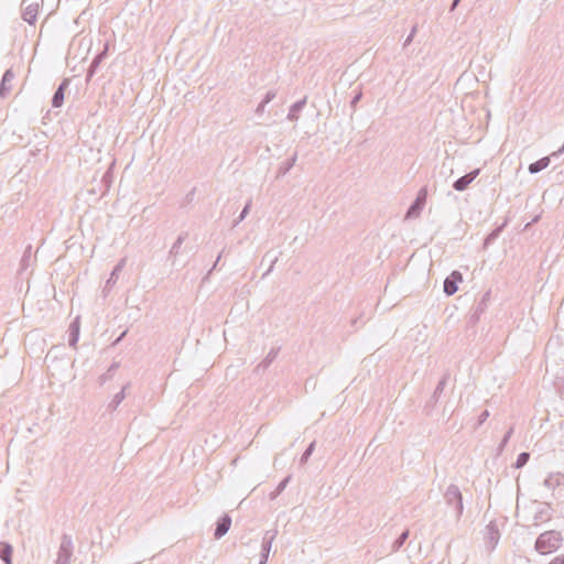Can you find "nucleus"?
<instances>
[{"label": "nucleus", "mask_w": 564, "mask_h": 564, "mask_svg": "<svg viewBox=\"0 0 564 564\" xmlns=\"http://www.w3.org/2000/svg\"><path fill=\"white\" fill-rule=\"evenodd\" d=\"M488 294H486L484 297H486ZM482 305H485V299H482V301L479 303V308L477 310V312H481L484 310Z\"/></svg>", "instance_id": "obj_48"}, {"label": "nucleus", "mask_w": 564, "mask_h": 564, "mask_svg": "<svg viewBox=\"0 0 564 564\" xmlns=\"http://www.w3.org/2000/svg\"><path fill=\"white\" fill-rule=\"evenodd\" d=\"M230 525L231 518L228 514H224L221 518H219L214 532L215 539L219 540L223 538L229 531Z\"/></svg>", "instance_id": "obj_10"}, {"label": "nucleus", "mask_w": 564, "mask_h": 564, "mask_svg": "<svg viewBox=\"0 0 564 564\" xmlns=\"http://www.w3.org/2000/svg\"><path fill=\"white\" fill-rule=\"evenodd\" d=\"M444 499L448 507H453L455 510L456 519H459L463 514L464 505L462 492L456 485H449L444 492Z\"/></svg>", "instance_id": "obj_2"}, {"label": "nucleus", "mask_w": 564, "mask_h": 564, "mask_svg": "<svg viewBox=\"0 0 564 564\" xmlns=\"http://www.w3.org/2000/svg\"><path fill=\"white\" fill-rule=\"evenodd\" d=\"M30 251H31V246L28 247L26 251L24 252V256L22 258V263L24 264L25 261H28V259L30 258Z\"/></svg>", "instance_id": "obj_39"}, {"label": "nucleus", "mask_w": 564, "mask_h": 564, "mask_svg": "<svg viewBox=\"0 0 564 564\" xmlns=\"http://www.w3.org/2000/svg\"><path fill=\"white\" fill-rule=\"evenodd\" d=\"M268 557H269L268 554L264 555L261 553V558L259 561V564H265L268 562Z\"/></svg>", "instance_id": "obj_45"}, {"label": "nucleus", "mask_w": 564, "mask_h": 564, "mask_svg": "<svg viewBox=\"0 0 564 564\" xmlns=\"http://www.w3.org/2000/svg\"><path fill=\"white\" fill-rule=\"evenodd\" d=\"M278 356V350L271 349L268 356L263 359V361L259 365V367L267 368Z\"/></svg>", "instance_id": "obj_28"}, {"label": "nucleus", "mask_w": 564, "mask_h": 564, "mask_svg": "<svg viewBox=\"0 0 564 564\" xmlns=\"http://www.w3.org/2000/svg\"><path fill=\"white\" fill-rule=\"evenodd\" d=\"M463 281V275L458 271H453L444 281V293L453 295L458 290V283Z\"/></svg>", "instance_id": "obj_6"}, {"label": "nucleus", "mask_w": 564, "mask_h": 564, "mask_svg": "<svg viewBox=\"0 0 564 564\" xmlns=\"http://www.w3.org/2000/svg\"><path fill=\"white\" fill-rule=\"evenodd\" d=\"M489 417V411L485 410L480 413L478 417V425H481Z\"/></svg>", "instance_id": "obj_34"}, {"label": "nucleus", "mask_w": 564, "mask_h": 564, "mask_svg": "<svg viewBox=\"0 0 564 564\" xmlns=\"http://www.w3.org/2000/svg\"><path fill=\"white\" fill-rule=\"evenodd\" d=\"M70 80L68 78L63 79L57 89L55 90L52 98V106L54 108L62 107L65 97V90L68 88Z\"/></svg>", "instance_id": "obj_9"}, {"label": "nucleus", "mask_w": 564, "mask_h": 564, "mask_svg": "<svg viewBox=\"0 0 564 564\" xmlns=\"http://www.w3.org/2000/svg\"><path fill=\"white\" fill-rule=\"evenodd\" d=\"M13 547L7 542H0V560L6 564H12Z\"/></svg>", "instance_id": "obj_16"}, {"label": "nucleus", "mask_w": 564, "mask_h": 564, "mask_svg": "<svg viewBox=\"0 0 564 564\" xmlns=\"http://www.w3.org/2000/svg\"><path fill=\"white\" fill-rule=\"evenodd\" d=\"M219 260H220V254L217 257V259H216V261H215V263H214L213 268L209 270L208 274H210V272H212L214 269H216V267H217V264H218Z\"/></svg>", "instance_id": "obj_47"}, {"label": "nucleus", "mask_w": 564, "mask_h": 564, "mask_svg": "<svg viewBox=\"0 0 564 564\" xmlns=\"http://www.w3.org/2000/svg\"><path fill=\"white\" fill-rule=\"evenodd\" d=\"M415 32H416V26H413L412 30H411V33L409 34V36L404 41V46L409 45L412 42Z\"/></svg>", "instance_id": "obj_35"}, {"label": "nucleus", "mask_w": 564, "mask_h": 564, "mask_svg": "<svg viewBox=\"0 0 564 564\" xmlns=\"http://www.w3.org/2000/svg\"><path fill=\"white\" fill-rule=\"evenodd\" d=\"M278 531L276 530H269L264 533L262 545H261V553L262 554H270L272 543L274 539L276 538Z\"/></svg>", "instance_id": "obj_13"}, {"label": "nucleus", "mask_w": 564, "mask_h": 564, "mask_svg": "<svg viewBox=\"0 0 564 564\" xmlns=\"http://www.w3.org/2000/svg\"><path fill=\"white\" fill-rule=\"evenodd\" d=\"M101 58H102V54H99L91 62L89 70H88V79L94 75V73H95L96 68L98 67Z\"/></svg>", "instance_id": "obj_30"}, {"label": "nucleus", "mask_w": 564, "mask_h": 564, "mask_svg": "<svg viewBox=\"0 0 564 564\" xmlns=\"http://www.w3.org/2000/svg\"><path fill=\"white\" fill-rule=\"evenodd\" d=\"M426 196H427V189L425 187H422L419 191L415 200L409 207L405 218H414L420 215L421 210L423 209V207L426 203Z\"/></svg>", "instance_id": "obj_4"}, {"label": "nucleus", "mask_w": 564, "mask_h": 564, "mask_svg": "<svg viewBox=\"0 0 564 564\" xmlns=\"http://www.w3.org/2000/svg\"><path fill=\"white\" fill-rule=\"evenodd\" d=\"M499 539H500V533H499L497 525L495 523L490 522L487 525V540H488V545H489L490 550H494L496 547Z\"/></svg>", "instance_id": "obj_12"}, {"label": "nucleus", "mask_w": 564, "mask_h": 564, "mask_svg": "<svg viewBox=\"0 0 564 564\" xmlns=\"http://www.w3.org/2000/svg\"><path fill=\"white\" fill-rule=\"evenodd\" d=\"M530 459V454L527 453V452H523L521 454H519L516 463H514V467L516 468H522L523 466L527 465V463L529 462Z\"/></svg>", "instance_id": "obj_26"}, {"label": "nucleus", "mask_w": 564, "mask_h": 564, "mask_svg": "<svg viewBox=\"0 0 564 564\" xmlns=\"http://www.w3.org/2000/svg\"><path fill=\"white\" fill-rule=\"evenodd\" d=\"M39 12V4L35 2L29 3V0L22 1V19L29 24H34Z\"/></svg>", "instance_id": "obj_5"}, {"label": "nucleus", "mask_w": 564, "mask_h": 564, "mask_svg": "<svg viewBox=\"0 0 564 564\" xmlns=\"http://www.w3.org/2000/svg\"><path fill=\"white\" fill-rule=\"evenodd\" d=\"M267 104H263V101L260 102V105L257 107V110L256 112L258 115L262 113L264 111V107H265Z\"/></svg>", "instance_id": "obj_41"}, {"label": "nucleus", "mask_w": 564, "mask_h": 564, "mask_svg": "<svg viewBox=\"0 0 564 564\" xmlns=\"http://www.w3.org/2000/svg\"><path fill=\"white\" fill-rule=\"evenodd\" d=\"M79 337V322L78 318H76L70 325H69V338H68V345L70 347H76V344L78 341Z\"/></svg>", "instance_id": "obj_17"}, {"label": "nucleus", "mask_w": 564, "mask_h": 564, "mask_svg": "<svg viewBox=\"0 0 564 564\" xmlns=\"http://www.w3.org/2000/svg\"><path fill=\"white\" fill-rule=\"evenodd\" d=\"M111 378V372H106L104 375L100 376V383H105L107 380H109Z\"/></svg>", "instance_id": "obj_38"}, {"label": "nucleus", "mask_w": 564, "mask_h": 564, "mask_svg": "<svg viewBox=\"0 0 564 564\" xmlns=\"http://www.w3.org/2000/svg\"><path fill=\"white\" fill-rule=\"evenodd\" d=\"M550 156H544L533 163H531L528 167L531 174L539 173L540 171L546 169L550 164Z\"/></svg>", "instance_id": "obj_18"}, {"label": "nucleus", "mask_w": 564, "mask_h": 564, "mask_svg": "<svg viewBox=\"0 0 564 564\" xmlns=\"http://www.w3.org/2000/svg\"><path fill=\"white\" fill-rule=\"evenodd\" d=\"M305 105H306V97H304L303 99L294 102L290 107V110H289V113H288V119L290 121H296L299 119V112L304 108Z\"/></svg>", "instance_id": "obj_15"}, {"label": "nucleus", "mask_w": 564, "mask_h": 564, "mask_svg": "<svg viewBox=\"0 0 564 564\" xmlns=\"http://www.w3.org/2000/svg\"><path fill=\"white\" fill-rule=\"evenodd\" d=\"M549 505L543 506L540 510H538L534 514V524H538L539 521H546L551 519V514L549 512Z\"/></svg>", "instance_id": "obj_21"}, {"label": "nucleus", "mask_w": 564, "mask_h": 564, "mask_svg": "<svg viewBox=\"0 0 564 564\" xmlns=\"http://www.w3.org/2000/svg\"><path fill=\"white\" fill-rule=\"evenodd\" d=\"M275 96H276V94H275V91H274V90H269V91L265 94V96H264V98H263V100H262V101H263V104H269L271 100H273V99L275 98Z\"/></svg>", "instance_id": "obj_33"}, {"label": "nucleus", "mask_w": 564, "mask_h": 564, "mask_svg": "<svg viewBox=\"0 0 564 564\" xmlns=\"http://www.w3.org/2000/svg\"><path fill=\"white\" fill-rule=\"evenodd\" d=\"M550 564H564V555H558L554 557Z\"/></svg>", "instance_id": "obj_36"}, {"label": "nucleus", "mask_w": 564, "mask_h": 564, "mask_svg": "<svg viewBox=\"0 0 564 564\" xmlns=\"http://www.w3.org/2000/svg\"><path fill=\"white\" fill-rule=\"evenodd\" d=\"M315 444L316 442L313 441L308 446L307 448L305 449V452L303 453L300 462L301 464H305L307 462V459L310 458V456L313 454L314 449H315Z\"/></svg>", "instance_id": "obj_27"}, {"label": "nucleus", "mask_w": 564, "mask_h": 564, "mask_svg": "<svg viewBox=\"0 0 564 564\" xmlns=\"http://www.w3.org/2000/svg\"><path fill=\"white\" fill-rule=\"evenodd\" d=\"M185 238H186L185 234H182V235H180L177 237L176 241L173 243V246H172V248L170 250V254H172V256H177L178 254L181 246L183 245Z\"/></svg>", "instance_id": "obj_25"}, {"label": "nucleus", "mask_w": 564, "mask_h": 564, "mask_svg": "<svg viewBox=\"0 0 564 564\" xmlns=\"http://www.w3.org/2000/svg\"><path fill=\"white\" fill-rule=\"evenodd\" d=\"M498 231H499V230L491 232V234L487 237L486 241H489L490 239H494L495 237H497Z\"/></svg>", "instance_id": "obj_46"}, {"label": "nucleus", "mask_w": 564, "mask_h": 564, "mask_svg": "<svg viewBox=\"0 0 564 564\" xmlns=\"http://www.w3.org/2000/svg\"><path fill=\"white\" fill-rule=\"evenodd\" d=\"M513 433V427H510L508 430V432L505 434L501 443L499 444V451L501 452L503 449V447L507 445V443L509 442L511 435Z\"/></svg>", "instance_id": "obj_32"}, {"label": "nucleus", "mask_w": 564, "mask_h": 564, "mask_svg": "<svg viewBox=\"0 0 564 564\" xmlns=\"http://www.w3.org/2000/svg\"><path fill=\"white\" fill-rule=\"evenodd\" d=\"M73 547L72 536L68 534H63L61 538V545L57 552L55 564H70Z\"/></svg>", "instance_id": "obj_3"}, {"label": "nucleus", "mask_w": 564, "mask_h": 564, "mask_svg": "<svg viewBox=\"0 0 564 564\" xmlns=\"http://www.w3.org/2000/svg\"><path fill=\"white\" fill-rule=\"evenodd\" d=\"M409 538V530H404L399 538L392 543L391 551L398 552L403 544L405 543L406 539Z\"/></svg>", "instance_id": "obj_22"}, {"label": "nucleus", "mask_w": 564, "mask_h": 564, "mask_svg": "<svg viewBox=\"0 0 564 564\" xmlns=\"http://www.w3.org/2000/svg\"><path fill=\"white\" fill-rule=\"evenodd\" d=\"M281 252L279 253H273L272 251H268L263 258H262V262H269V268L268 270L264 272L263 276H267L268 274H270L273 270V267L274 264L278 262L279 260V256H280Z\"/></svg>", "instance_id": "obj_19"}, {"label": "nucleus", "mask_w": 564, "mask_h": 564, "mask_svg": "<svg viewBox=\"0 0 564 564\" xmlns=\"http://www.w3.org/2000/svg\"><path fill=\"white\" fill-rule=\"evenodd\" d=\"M14 77L15 75L11 68L4 72L0 83V98H6L8 94L11 91L12 82Z\"/></svg>", "instance_id": "obj_8"}, {"label": "nucleus", "mask_w": 564, "mask_h": 564, "mask_svg": "<svg viewBox=\"0 0 564 564\" xmlns=\"http://www.w3.org/2000/svg\"><path fill=\"white\" fill-rule=\"evenodd\" d=\"M564 153V144L555 152L552 153V156H557Z\"/></svg>", "instance_id": "obj_43"}, {"label": "nucleus", "mask_w": 564, "mask_h": 564, "mask_svg": "<svg viewBox=\"0 0 564 564\" xmlns=\"http://www.w3.org/2000/svg\"><path fill=\"white\" fill-rule=\"evenodd\" d=\"M448 375H444L443 378L438 381L434 393H433V400L436 402L437 398L443 393L445 386L447 383Z\"/></svg>", "instance_id": "obj_23"}, {"label": "nucleus", "mask_w": 564, "mask_h": 564, "mask_svg": "<svg viewBox=\"0 0 564 564\" xmlns=\"http://www.w3.org/2000/svg\"><path fill=\"white\" fill-rule=\"evenodd\" d=\"M126 265V259H121L113 268V270L110 273L109 279L106 281L105 290H111V288L117 283V280L119 278V274L123 270Z\"/></svg>", "instance_id": "obj_11"}, {"label": "nucleus", "mask_w": 564, "mask_h": 564, "mask_svg": "<svg viewBox=\"0 0 564 564\" xmlns=\"http://www.w3.org/2000/svg\"><path fill=\"white\" fill-rule=\"evenodd\" d=\"M296 160H297V153L295 152L289 160H286L285 162H283L280 165V167L278 170V176L285 175L294 166V164L296 163Z\"/></svg>", "instance_id": "obj_20"}, {"label": "nucleus", "mask_w": 564, "mask_h": 564, "mask_svg": "<svg viewBox=\"0 0 564 564\" xmlns=\"http://www.w3.org/2000/svg\"><path fill=\"white\" fill-rule=\"evenodd\" d=\"M479 173L480 170L476 169L465 174L464 176L457 178L453 184V188L457 192L465 191L469 186V184L479 175Z\"/></svg>", "instance_id": "obj_7"}, {"label": "nucleus", "mask_w": 564, "mask_h": 564, "mask_svg": "<svg viewBox=\"0 0 564 564\" xmlns=\"http://www.w3.org/2000/svg\"><path fill=\"white\" fill-rule=\"evenodd\" d=\"M250 207H251V202L249 200L246 204V206L243 207L242 212L240 213L238 219L235 221V226L238 225L240 221H242L247 217V215L250 210Z\"/></svg>", "instance_id": "obj_31"}, {"label": "nucleus", "mask_w": 564, "mask_h": 564, "mask_svg": "<svg viewBox=\"0 0 564 564\" xmlns=\"http://www.w3.org/2000/svg\"><path fill=\"white\" fill-rule=\"evenodd\" d=\"M126 335H127V330L122 332L121 335L112 343V346L118 345Z\"/></svg>", "instance_id": "obj_40"}, {"label": "nucleus", "mask_w": 564, "mask_h": 564, "mask_svg": "<svg viewBox=\"0 0 564 564\" xmlns=\"http://www.w3.org/2000/svg\"><path fill=\"white\" fill-rule=\"evenodd\" d=\"M564 480V476L561 474H551L549 475L544 481L543 486L547 488L549 490H553L556 487L561 486Z\"/></svg>", "instance_id": "obj_14"}, {"label": "nucleus", "mask_w": 564, "mask_h": 564, "mask_svg": "<svg viewBox=\"0 0 564 564\" xmlns=\"http://www.w3.org/2000/svg\"><path fill=\"white\" fill-rule=\"evenodd\" d=\"M124 391H126V387H123L120 392L115 394L113 399L111 400V402L108 405V408L110 410H116L119 406V404L123 401V399L126 397Z\"/></svg>", "instance_id": "obj_24"}, {"label": "nucleus", "mask_w": 564, "mask_h": 564, "mask_svg": "<svg viewBox=\"0 0 564 564\" xmlns=\"http://www.w3.org/2000/svg\"><path fill=\"white\" fill-rule=\"evenodd\" d=\"M119 368V362H113L109 369H108V372H112L115 370H117Z\"/></svg>", "instance_id": "obj_44"}, {"label": "nucleus", "mask_w": 564, "mask_h": 564, "mask_svg": "<svg viewBox=\"0 0 564 564\" xmlns=\"http://www.w3.org/2000/svg\"><path fill=\"white\" fill-rule=\"evenodd\" d=\"M361 98V93H358L350 101V105L352 108L356 107V105L358 104V101L360 100Z\"/></svg>", "instance_id": "obj_37"}, {"label": "nucleus", "mask_w": 564, "mask_h": 564, "mask_svg": "<svg viewBox=\"0 0 564 564\" xmlns=\"http://www.w3.org/2000/svg\"><path fill=\"white\" fill-rule=\"evenodd\" d=\"M290 480V477L284 478L275 488V490L271 494V499L276 498L286 487L288 482Z\"/></svg>", "instance_id": "obj_29"}, {"label": "nucleus", "mask_w": 564, "mask_h": 564, "mask_svg": "<svg viewBox=\"0 0 564 564\" xmlns=\"http://www.w3.org/2000/svg\"><path fill=\"white\" fill-rule=\"evenodd\" d=\"M460 1L462 0H453V2L451 4V8H449V11L451 12L454 11L457 8V6L459 4Z\"/></svg>", "instance_id": "obj_42"}, {"label": "nucleus", "mask_w": 564, "mask_h": 564, "mask_svg": "<svg viewBox=\"0 0 564 564\" xmlns=\"http://www.w3.org/2000/svg\"><path fill=\"white\" fill-rule=\"evenodd\" d=\"M563 538L558 531H545L541 533L534 544L536 552L542 555L555 552L562 544Z\"/></svg>", "instance_id": "obj_1"}]
</instances>
